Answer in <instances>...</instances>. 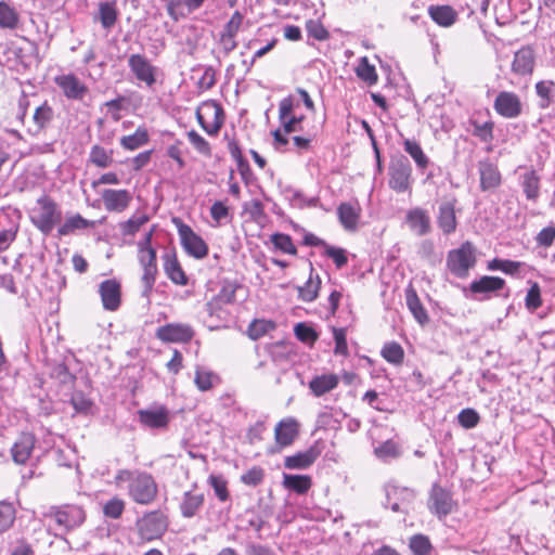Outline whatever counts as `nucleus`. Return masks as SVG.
<instances>
[{
  "instance_id": "nucleus-1",
  "label": "nucleus",
  "mask_w": 555,
  "mask_h": 555,
  "mask_svg": "<svg viewBox=\"0 0 555 555\" xmlns=\"http://www.w3.org/2000/svg\"><path fill=\"white\" fill-rule=\"evenodd\" d=\"M126 482L129 498L138 504L149 505L157 496V483L146 472L119 469L114 477V485L122 488Z\"/></svg>"
},
{
  "instance_id": "nucleus-2",
  "label": "nucleus",
  "mask_w": 555,
  "mask_h": 555,
  "mask_svg": "<svg viewBox=\"0 0 555 555\" xmlns=\"http://www.w3.org/2000/svg\"><path fill=\"white\" fill-rule=\"evenodd\" d=\"M86 517L85 508L78 504L54 505L43 513L48 528L54 530L55 535L66 534L80 527Z\"/></svg>"
},
{
  "instance_id": "nucleus-3",
  "label": "nucleus",
  "mask_w": 555,
  "mask_h": 555,
  "mask_svg": "<svg viewBox=\"0 0 555 555\" xmlns=\"http://www.w3.org/2000/svg\"><path fill=\"white\" fill-rule=\"evenodd\" d=\"M61 210L57 204L49 196H41L33 209L30 220L33 224L44 235H49L55 224L61 221Z\"/></svg>"
},
{
  "instance_id": "nucleus-4",
  "label": "nucleus",
  "mask_w": 555,
  "mask_h": 555,
  "mask_svg": "<svg viewBox=\"0 0 555 555\" xmlns=\"http://www.w3.org/2000/svg\"><path fill=\"white\" fill-rule=\"evenodd\" d=\"M196 119L208 135H217L224 122L222 106L214 101H206L196 109Z\"/></svg>"
},
{
  "instance_id": "nucleus-5",
  "label": "nucleus",
  "mask_w": 555,
  "mask_h": 555,
  "mask_svg": "<svg viewBox=\"0 0 555 555\" xmlns=\"http://www.w3.org/2000/svg\"><path fill=\"white\" fill-rule=\"evenodd\" d=\"M388 185L397 193L411 191L412 184V167L409 159L400 155L391 159L388 169Z\"/></svg>"
},
{
  "instance_id": "nucleus-6",
  "label": "nucleus",
  "mask_w": 555,
  "mask_h": 555,
  "mask_svg": "<svg viewBox=\"0 0 555 555\" xmlns=\"http://www.w3.org/2000/svg\"><path fill=\"white\" fill-rule=\"evenodd\" d=\"M173 222L177 225L180 242L185 253L195 259L205 258L209 251L206 242L180 219L175 218Z\"/></svg>"
},
{
  "instance_id": "nucleus-7",
  "label": "nucleus",
  "mask_w": 555,
  "mask_h": 555,
  "mask_svg": "<svg viewBox=\"0 0 555 555\" xmlns=\"http://www.w3.org/2000/svg\"><path fill=\"white\" fill-rule=\"evenodd\" d=\"M139 263L142 267V292L141 296L146 299L147 302L151 300V295L156 282L157 269V257L155 249H143L138 250Z\"/></svg>"
},
{
  "instance_id": "nucleus-8",
  "label": "nucleus",
  "mask_w": 555,
  "mask_h": 555,
  "mask_svg": "<svg viewBox=\"0 0 555 555\" xmlns=\"http://www.w3.org/2000/svg\"><path fill=\"white\" fill-rule=\"evenodd\" d=\"M475 248L470 242H465L460 248L449 251L447 264L456 276L467 275L468 270L475 266Z\"/></svg>"
},
{
  "instance_id": "nucleus-9",
  "label": "nucleus",
  "mask_w": 555,
  "mask_h": 555,
  "mask_svg": "<svg viewBox=\"0 0 555 555\" xmlns=\"http://www.w3.org/2000/svg\"><path fill=\"white\" fill-rule=\"evenodd\" d=\"M427 505L434 515L442 519L455 509L456 502L450 491L439 485H434L429 492Z\"/></svg>"
},
{
  "instance_id": "nucleus-10",
  "label": "nucleus",
  "mask_w": 555,
  "mask_h": 555,
  "mask_svg": "<svg viewBox=\"0 0 555 555\" xmlns=\"http://www.w3.org/2000/svg\"><path fill=\"white\" fill-rule=\"evenodd\" d=\"M139 533L143 540L152 541L160 538L167 530V519L158 511L145 514L137 522Z\"/></svg>"
},
{
  "instance_id": "nucleus-11",
  "label": "nucleus",
  "mask_w": 555,
  "mask_h": 555,
  "mask_svg": "<svg viewBox=\"0 0 555 555\" xmlns=\"http://www.w3.org/2000/svg\"><path fill=\"white\" fill-rule=\"evenodd\" d=\"M415 493L412 489L388 485L386 487V506L395 513H406Z\"/></svg>"
},
{
  "instance_id": "nucleus-12",
  "label": "nucleus",
  "mask_w": 555,
  "mask_h": 555,
  "mask_svg": "<svg viewBox=\"0 0 555 555\" xmlns=\"http://www.w3.org/2000/svg\"><path fill=\"white\" fill-rule=\"evenodd\" d=\"M156 337L167 343H189L194 337V330L185 323H169L157 328Z\"/></svg>"
},
{
  "instance_id": "nucleus-13",
  "label": "nucleus",
  "mask_w": 555,
  "mask_h": 555,
  "mask_svg": "<svg viewBox=\"0 0 555 555\" xmlns=\"http://www.w3.org/2000/svg\"><path fill=\"white\" fill-rule=\"evenodd\" d=\"M128 66L134 77L152 87L156 82V67L142 54H131L128 59Z\"/></svg>"
},
{
  "instance_id": "nucleus-14",
  "label": "nucleus",
  "mask_w": 555,
  "mask_h": 555,
  "mask_svg": "<svg viewBox=\"0 0 555 555\" xmlns=\"http://www.w3.org/2000/svg\"><path fill=\"white\" fill-rule=\"evenodd\" d=\"M162 260L164 272L173 284L179 286L188 285L189 278L182 269L173 249L166 250L162 256Z\"/></svg>"
},
{
  "instance_id": "nucleus-15",
  "label": "nucleus",
  "mask_w": 555,
  "mask_h": 555,
  "mask_svg": "<svg viewBox=\"0 0 555 555\" xmlns=\"http://www.w3.org/2000/svg\"><path fill=\"white\" fill-rule=\"evenodd\" d=\"M103 308L107 311H116L121 302L120 284L114 279L105 280L99 285Z\"/></svg>"
},
{
  "instance_id": "nucleus-16",
  "label": "nucleus",
  "mask_w": 555,
  "mask_h": 555,
  "mask_svg": "<svg viewBox=\"0 0 555 555\" xmlns=\"http://www.w3.org/2000/svg\"><path fill=\"white\" fill-rule=\"evenodd\" d=\"M101 196L105 209L115 212L126 210L132 201V195L128 190L106 189Z\"/></svg>"
},
{
  "instance_id": "nucleus-17",
  "label": "nucleus",
  "mask_w": 555,
  "mask_h": 555,
  "mask_svg": "<svg viewBox=\"0 0 555 555\" xmlns=\"http://www.w3.org/2000/svg\"><path fill=\"white\" fill-rule=\"evenodd\" d=\"M55 83L69 100H82L88 92V88L73 74L55 77Z\"/></svg>"
},
{
  "instance_id": "nucleus-18",
  "label": "nucleus",
  "mask_w": 555,
  "mask_h": 555,
  "mask_svg": "<svg viewBox=\"0 0 555 555\" xmlns=\"http://www.w3.org/2000/svg\"><path fill=\"white\" fill-rule=\"evenodd\" d=\"M405 221L410 230L417 236L427 235L431 231L430 217L423 208L410 209L406 212Z\"/></svg>"
},
{
  "instance_id": "nucleus-19",
  "label": "nucleus",
  "mask_w": 555,
  "mask_h": 555,
  "mask_svg": "<svg viewBox=\"0 0 555 555\" xmlns=\"http://www.w3.org/2000/svg\"><path fill=\"white\" fill-rule=\"evenodd\" d=\"M205 495L196 487L189 491H184L180 500V512L184 518L194 517L203 507Z\"/></svg>"
},
{
  "instance_id": "nucleus-20",
  "label": "nucleus",
  "mask_w": 555,
  "mask_h": 555,
  "mask_svg": "<svg viewBox=\"0 0 555 555\" xmlns=\"http://www.w3.org/2000/svg\"><path fill=\"white\" fill-rule=\"evenodd\" d=\"M139 421L149 428H165L169 423L168 410L164 406L140 410Z\"/></svg>"
},
{
  "instance_id": "nucleus-21",
  "label": "nucleus",
  "mask_w": 555,
  "mask_h": 555,
  "mask_svg": "<svg viewBox=\"0 0 555 555\" xmlns=\"http://www.w3.org/2000/svg\"><path fill=\"white\" fill-rule=\"evenodd\" d=\"M320 454L321 450L318 446H312L304 452L286 456L284 460V466L288 469H306L313 464Z\"/></svg>"
},
{
  "instance_id": "nucleus-22",
  "label": "nucleus",
  "mask_w": 555,
  "mask_h": 555,
  "mask_svg": "<svg viewBox=\"0 0 555 555\" xmlns=\"http://www.w3.org/2000/svg\"><path fill=\"white\" fill-rule=\"evenodd\" d=\"M494 107L500 115L512 118L519 114L520 102L516 94L503 91L496 96Z\"/></svg>"
},
{
  "instance_id": "nucleus-23",
  "label": "nucleus",
  "mask_w": 555,
  "mask_h": 555,
  "mask_svg": "<svg viewBox=\"0 0 555 555\" xmlns=\"http://www.w3.org/2000/svg\"><path fill=\"white\" fill-rule=\"evenodd\" d=\"M35 442L36 438L33 434L23 433L11 449L14 462L17 464L26 463L34 450Z\"/></svg>"
},
{
  "instance_id": "nucleus-24",
  "label": "nucleus",
  "mask_w": 555,
  "mask_h": 555,
  "mask_svg": "<svg viewBox=\"0 0 555 555\" xmlns=\"http://www.w3.org/2000/svg\"><path fill=\"white\" fill-rule=\"evenodd\" d=\"M274 434L278 444L281 447L291 446L298 435V423L292 417L282 420L275 426Z\"/></svg>"
},
{
  "instance_id": "nucleus-25",
  "label": "nucleus",
  "mask_w": 555,
  "mask_h": 555,
  "mask_svg": "<svg viewBox=\"0 0 555 555\" xmlns=\"http://www.w3.org/2000/svg\"><path fill=\"white\" fill-rule=\"evenodd\" d=\"M437 222L441 231L447 235L456 230L457 222L453 201H444L440 204Z\"/></svg>"
},
{
  "instance_id": "nucleus-26",
  "label": "nucleus",
  "mask_w": 555,
  "mask_h": 555,
  "mask_svg": "<svg viewBox=\"0 0 555 555\" xmlns=\"http://www.w3.org/2000/svg\"><path fill=\"white\" fill-rule=\"evenodd\" d=\"M339 384V378L336 374H322L314 376L309 382V389L315 397H321L333 389Z\"/></svg>"
},
{
  "instance_id": "nucleus-27",
  "label": "nucleus",
  "mask_w": 555,
  "mask_h": 555,
  "mask_svg": "<svg viewBox=\"0 0 555 555\" xmlns=\"http://www.w3.org/2000/svg\"><path fill=\"white\" fill-rule=\"evenodd\" d=\"M480 186L482 191H488L496 188L501 182V176L496 167L483 160L479 163Z\"/></svg>"
},
{
  "instance_id": "nucleus-28",
  "label": "nucleus",
  "mask_w": 555,
  "mask_h": 555,
  "mask_svg": "<svg viewBox=\"0 0 555 555\" xmlns=\"http://www.w3.org/2000/svg\"><path fill=\"white\" fill-rule=\"evenodd\" d=\"M428 14L435 23L442 27H450L457 18L456 11L450 5H430Z\"/></svg>"
},
{
  "instance_id": "nucleus-29",
  "label": "nucleus",
  "mask_w": 555,
  "mask_h": 555,
  "mask_svg": "<svg viewBox=\"0 0 555 555\" xmlns=\"http://www.w3.org/2000/svg\"><path fill=\"white\" fill-rule=\"evenodd\" d=\"M405 301L410 312L413 314L414 319L421 324L424 325L428 322V314L423 304L421 302L416 292L413 288H408L405 291Z\"/></svg>"
},
{
  "instance_id": "nucleus-30",
  "label": "nucleus",
  "mask_w": 555,
  "mask_h": 555,
  "mask_svg": "<svg viewBox=\"0 0 555 555\" xmlns=\"http://www.w3.org/2000/svg\"><path fill=\"white\" fill-rule=\"evenodd\" d=\"M93 227V222L85 219L79 214L67 216L63 224L57 229L60 237L73 234L77 230H83Z\"/></svg>"
},
{
  "instance_id": "nucleus-31",
  "label": "nucleus",
  "mask_w": 555,
  "mask_h": 555,
  "mask_svg": "<svg viewBox=\"0 0 555 555\" xmlns=\"http://www.w3.org/2000/svg\"><path fill=\"white\" fill-rule=\"evenodd\" d=\"M321 286V279L319 275L313 276V268H310V275L307 282L297 286L298 298L305 302H312L317 299Z\"/></svg>"
},
{
  "instance_id": "nucleus-32",
  "label": "nucleus",
  "mask_w": 555,
  "mask_h": 555,
  "mask_svg": "<svg viewBox=\"0 0 555 555\" xmlns=\"http://www.w3.org/2000/svg\"><path fill=\"white\" fill-rule=\"evenodd\" d=\"M220 382L219 376L211 370L196 365L194 384L199 391H208Z\"/></svg>"
},
{
  "instance_id": "nucleus-33",
  "label": "nucleus",
  "mask_w": 555,
  "mask_h": 555,
  "mask_svg": "<svg viewBox=\"0 0 555 555\" xmlns=\"http://www.w3.org/2000/svg\"><path fill=\"white\" fill-rule=\"evenodd\" d=\"M504 286V280L498 276H482L470 283L469 289L475 294H488L496 292Z\"/></svg>"
},
{
  "instance_id": "nucleus-34",
  "label": "nucleus",
  "mask_w": 555,
  "mask_h": 555,
  "mask_svg": "<svg viewBox=\"0 0 555 555\" xmlns=\"http://www.w3.org/2000/svg\"><path fill=\"white\" fill-rule=\"evenodd\" d=\"M54 117L53 108L47 103H42L36 107L33 114V131L35 133L40 132L50 125Z\"/></svg>"
},
{
  "instance_id": "nucleus-35",
  "label": "nucleus",
  "mask_w": 555,
  "mask_h": 555,
  "mask_svg": "<svg viewBox=\"0 0 555 555\" xmlns=\"http://www.w3.org/2000/svg\"><path fill=\"white\" fill-rule=\"evenodd\" d=\"M150 141V134L145 127H138L135 132L120 138V145L128 151H134Z\"/></svg>"
},
{
  "instance_id": "nucleus-36",
  "label": "nucleus",
  "mask_w": 555,
  "mask_h": 555,
  "mask_svg": "<svg viewBox=\"0 0 555 555\" xmlns=\"http://www.w3.org/2000/svg\"><path fill=\"white\" fill-rule=\"evenodd\" d=\"M403 149L412 159L415 162L416 167L424 171L429 165V158L424 153L418 142L410 139H405L403 142Z\"/></svg>"
},
{
  "instance_id": "nucleus-37",
  "label": "nucleus",
  "mask_w": 555,
  "mask_h": 555,
  "mask_svg": "<svg viewBox=\"0 0 555 555\" xmlns=\"http://www.w3.org/2000/svg\"><path fill=\"white\" fill-rule=\"evenodd\" d=\"M17 225L7 215H0V250H5L15 240Z\"/></svg>"
},
{
  "instance_id": "nucleus-38",
  "label": "nucleus",
  "mask_w": 555,
  "mask_h": 555,
  "mask_svg": "<svg viewBox=\"0 0 555 555\" xmlns=\"http://www.w3.org/2000/svg\"><path fill=\"white\" fill-rule=\"evenodd\" d=\"M283 486L293 490L298 494L306 493L311 487V478L306 475H288L283 476Z\"/></svg>"
},
{
  "instance_id": "nucleus-39",
  "label": "nucleus",
  "mask_w": 555,
  "mask_h": 555,
  "mask_svg": "<svg viewBox=\"0 0 555 555\" xmlns=\"http://www.w3.org/2000/svg\"><path fill=\"white\" fill-rule=\"evenodd\" d=\"M338 217L346 229H356L359 220V208L356 205L343 203L338 207Z\"/></svg>"
},
{
  "instance_id": "nucleus-40",
  "label": "nucleus",
  "mask_w": 555,
  "mask_h": 555,
  "mask_svg": "<svg viewBox=\"0 0 555 555\" xmlns=\"http://www.w3.org/2000/svg\"><path fill=\"white\" fill-rule=\"evenodd\" d=\"M235 299V288L228 284L224 285L220 292L207 302V311L212 314L216 309H218L221 305H227L233 302Z\"/></svg>"
},
{
  "instance_id": "nucleus-41",
  "label": "nucleus",
  "mask_w": 555,
  "mask_h": 555,
  "mask_svg": "<svg viewBox=\"0 0 555 555\" xmlns=\"http://www.w3.org/2000/svg\"><path fill=\"white\" fill-rule=\"evenodd\" d=\"M118 12L115 2H101L99 4V20L105 29H111L117 21Z\"/></svg>"
},
{
  "instance_id": "nucleus-42",
  "label": "nucleus",
  "mask_w": 555,
  "mask_h": 555,
  "mask_svg": "<svg viewBox=\"0 0 555 555\" xmlns=\"http://www.w3.org/2000/svg\"><path fill=\"white\" fill-rule=\"evenodd\" d=\"M356 74L361 80L366 82L369 86L375 85L378 80L376 69L374 65L369 63L366 56H363L359 60V64L356 67Z\"/></svg>"
},
{
  "instance_id": "nucleus-43",
  "label": "nucleus",
  "mask_w": 555,
  "mask_h": 555,
  "mask_svg": "<svg viewBox=\"0 0 555 555\" xmlns=\"http://www.w3.org/2000/svg\"><path fill=\"white\" fill-rule=\"evenodd\" d=\"M374 454L377 459L387 462L400 456L401 451L400 447L397 442L389 439L380 443L378 447L374 449Z\"/></svg>"
},
{
  "instance_id": "nucleus-44",
  "label": "nucleus",
  "mask_w": 555,
  "mask_h": 555,
  "mask_svg": "<svg viewBox=\"0 0 555 555\" xmlns=\"http://www.w3.org/2000/svg\"><path fill=\"white\" fill-rule=\"evenodd\" d=\"M18 20V13L8 3L0 1V28L15 29Z\"/></svg>"
},
{
  "instance_id": "nucleus-45",
  "label": "nucleus",
  "mask_w": 555,
  "mask_h": 555,
  "mask_svg": "<svg viewBox=\"0 0 555 555\" xmlns=\"http://www.w3.org/2000/svg\"><path fill=\"white\" fill-rule=\"evenodd\" d=\"M270 241L273 244L274 248L281 250L284 254L295 256L297 254V248L293 243L292 237L288 234L284 233H273L270 236Z\"/></svg>"
},
{
  "instance_id": "nucleus-46",
  "label": "nucleus",
  "mask_w": 555,
  "mask_h": 555,
  "mask_svg": "<svg viewBox=\"0 0 555 555\" xmlns=\"http://www.w3.org/2000/svg\"><path fill=\"white\" fill-rule=\"evenodd\" d=\"M16 511L13 504L0 502V534L8 531L14 524Z\"/></svg>"
},
{
  "instance_id": "nucleus-47",
  "label": "nucleus",
  "mask_w": 555,
  "mask_h": 555,
  "mask_svg": "<svg viewBox=\"0 0 555 555\" xmlns=\"http://www.w3.org/2000/svg\"><path fill=\"white\" fill-rule=\"evenodd\" d=\"M382 356L391 364H400L403 361L404 351L398 343L391 341L383 347Z\"/></svg>"
},
{
  "instance_id": "nucleus-48",
  "label": "nucleus",
  "mask_w": 555,
  "mask_h": 555,
  "mask_svg": "<svg viewBox=\"0 0 555 555\" xmlns=\"http://www.w3.org/2000/svg\"><path fill=\"white\" fill-rule=\"evenodd\" d=\"M125 507V501L118 496H114L103 504V514L107 518L118 519L121 517Z\"/></svg>"
},
{
  "instance_id": "nucleus-49",
  "label": "nucleus",
  "mask_w": 555,
  "mask_h": 555,
  "mask_svg": "<svg viewBox=\"0 0 555 555\" xmlns=\"http://www.w3.org/2000/svg\"><path fill=\"white\" fill-rule=\"evenodd\" d=\"M149 221L146 215L133 216L125 222L119 223L122 235H134L140 228Z\"/></svg>"
},
{
  "instance_id": "nucleus-50",
  "label": "nucleus",
  "mask_w": 555,
  "mask_h": 555,
  "mask_svg": "<svg viewBox=\"0 0 555 555\" xmlns=\"http://www.w3.org/2000/svg\"><path fill=\"white\" fill-rule=\"evenodd\" d=\"M189 142L192 146L202 155L206 157L211 156V146L207 140H205L201 134H198L195 130H190L188 133Z\"/></svg>"
},
{
  "instance_id": "nucleus-51",
  "label": "nucleus",
  "mask_w": 555,
  "mask_h": 555,
  "mask_svg": "<svg viewBox=\"0 0 555 555\" xmlns=\"http://www.w3.org/2000/svg\"><path fill=\"white\" fill-rule=\"evenodd\" d=\"M410 548L414 555H428L431 551V544L426 535L415 534L410 540Z\"/></svg>"
},
{
  "instance_id": "nucleus-52",
  "label": "nucleus",
  "mask_w": 555,
  "mask_h": 555,
  "mask_svg": "<svg viewBox=\"0 0 555 555\" xmlns=\"http://www.w3.org/2000/svg\"><path fill=\"white\" fill-rule=\"evenodd\" d=\"M90 160L100 168H106L112 163L111 154L102 146L94 145L90 152Z\"/></svg>"
},
{
  "instance_id": "nucleus-53",
  "label": "nucleus",
  "mask_w": 555,
  "mask_h": 555,
  "mask_svg": "<svg viewBox=\"0 0 555 555\" xmlns=\"http://www.w3.org/2000/svg\"><path fill=\"white\" fill-rule=\"evenodd\" d=\"M457 421L462 427L470 429L478 425L480 422V416L476 410L466 408L459 413Z\"/></svg>"
},
{
  "instance_id": "nucleus-54",
  "label": "nucleus",
  "mask_w": 555,
  "mask_h": 555,
  "mask_svg": "<svg viewBox=\"0 0 555 555\" xmlns=\"http://www.w3.org/2000/svg\"><path fill=\"white\" fill-rule=\"evenodd\" d=\"M294 333L297 339L305 344H313L318 339L317 332L306 323L296 324Z\"/></svg>"
},
{
  "instance_id": "nucleus-55",
  "label": "nucleus",
  "mask_w": 555,
  "mask_h": 555,
  "mask_svg": "<svg viewBox=\"0 0 555 555\" xmlns=\"http://www.w3.org/2000/svg\"><path fill=\"white\" fill-rule=\"evenodd\" d=\"M274 327L273 323L264 320H255L248 326V335L251 339L256 340L267 334Z\"/></svg>"
},
{
  "instance_id": "nucleus-56",
  "label": "nucleus",
  "mask_w": 555,
  "mask_h": 555,
  "mask_svg": "<svg viewBox=\"0 0 555 555\" xmlns=\"http://www.w3.org/2000/svg\"><path fill=\"white\" fill-rule=\"evenodd\" d=\"M333 337L335 340V354L339 356H348V345H347V332L346 328H333Z\"/></svg>"
},
{
  "instance_id": "nucleus-57",
  "label": "nucleus",
  "mask_w": 555,
  "mask_h": 555,
  "mask_svg": "<svg viewBox=\"0 0 555 555\" xmlns=\"http://www.w3.org/2000/svg\"><path fill=\"white\" fill-rule=\"evenodd\" d=\"M553 87H554V82L552 80L539 81L535 85V91H537V94L540 98V106L541 107L545 108V107H547L550 105V103H551V91H552Z\"/></svg>"
},
{
  "instance_id": "nucleus-58",
  "label": "nucleus",
  "mask_w": 555,
  "mask_h": 555,
  "mask_svg": "<svg viewBox=\"0 0 555 555\" xmlns=\"http://www.w3.org/2000/svg\"><path fill=\"white\" fill-rule=\"evenodd\" d=\"M526 307L530 311H534L542 305L541 291L538 283H531L525 298Z\"/></svg>"
},
{
  "instance_id": "nucleus-59",
  "label": "nucleus",
  "mask_w": 555,
  "mask_h": 555,
  "mask_svg": "<svg viewBox=\"0 0 555 555\" xmlns=\"http://www.w3.org/2000/svg\"><path fill=\"white\" fill-rule=\"evenodd\" d=\"M264 477V470L259 466H254L241 476V481L246 486L256 487L260 485Z\"/></svg>"
},
{
  "instance_id": "nucleus-60",
  "label": "nucleus",
  "mask_w": 555,
  "mask_h": 555,
  "mask_svg": "<svg viewBox=\"0 0 555 555\" xmlns=\"http://www.w3.org/2000/svg\"><path fill=\"white\" fill-rule=\"evenodd\" d=\"M209 485L212 487L217 498L224 502L229 498L227 481L221 476L210 475L208 478Z\"/></svg>"
},
{
  "instance_id": "nucleus-61",
  "label": "nucleus",
  "mask_w": 555,
  "mask_h": 555,
  "mask_svg": "<svg viewBox=\"0 0 555 555\" xmlns=\"http://www.w3.org/2000/svg\"><path fill=\"white\" fill-rule=\"evenodd\" d=\"M296 103L293 96H286L282 99L279 103V120L280 124L291 119L292 117H297L293 114Z\"/></svg>"
},
{
  "instance_id": "nucleus-62",
  "label": "nucleus",
  "mask_w": 555,
  "mask_h": 555,
  "mask_svg": "<svg viewBox=\"0 0 555 555\" xmlns=\"http://www.w3.org/2000/svg\"><path fill=\"white\" fill-rule=\"evenodd\" d=\"M70 403L76 412L85 414H87L92 406V402L81 391H75L73 393Z\"/></svg>"
},
{
  "instance_id": "nucleus-63",
  "label": "nucleus",
  "mask_w": 555,
  "mask_h": 555,
  "mask_svg": "<svg viewBox=\"0 0 555 555\" xmlns=\"http://www.w3.org/2000/svg\"><path fill=\"white\" fill-rule=\"evenodd\" d=\"M244 16L240 11H235L228 23L224 25L222 34L236 37L243 24Z\"/></svg>"
},
{
  "instance_id": "nucleus-64",
  "label": "nucleus",
  "mask_w": 555,
  "mask_h": 555,
  "mask_svg": "<svg viewBox=\"0 0 555 555\" xmlns=\"http://www.w3.org/2000/svg\"><path fill=\"white\" fill-rule=\"evenodd\" d=\"M325 255L333 259L338 269L343 268L348 261L345 249L339 247L327 245Z\"/></svg>"
}]
</instances>
